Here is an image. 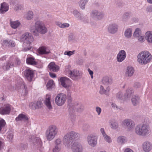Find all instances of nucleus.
Returning a JSON list of instances; mask_svg holds the SVG:
<instances>
[{"mask_svg":"<svg viewBox=\"0 0 152 152\" xmlns=\"http://www.w3.org/2000/svg\"><path fill=\"white\" fill-rule=\"evenodd\" d=\"M30 31L36 36L38 35V33L44 34L47 31V29L42 21L37 20L35 22L34 26L30 27Z\"/></svg>","mask_w":152,"mask_h":152,"instance_id":"f257e3e1","label":"nucleus"},{"mask_svg":"<svg viewBox=\"0 0 152 152\" xmlns=\"http://www.w3.org/2000/svg\"><path fill=\"white\" fill-rule=\"evenodd\" d=\"M80 137V134L74 131H71L65 134L63 138V144L67 148H70L72 141L75 140L79 139Z\"/></svg>","mask_w":152,"mask_h":152,"instance_id":"f03ea898","label":"nucleus"},{"mask_svg":"<svg viewBox=\"0 0 152 152\" xmlns=\"http://www.w3.org/2000/svg\"><path fill=\"white\" fill-rule=\"evenodd\" d=\"M152 59V56L147 51H144L139 53L137 56V61L140 64H146Z\"/></svg>","mask_w":152,"mask_h":152,"instance_id":"7ed1b4c3","label":"nucleus"},{"mask_svg":"<svg viewBox=\"0 0 152 152\" xmlns=\"http://www.w3.org/2000/svg\"><path fill=\"white\" fill-rule=\"evenodd\" d=\"M149 126L146 124H138L135 127L134 132L137 135L145 136L148 134L150 132Z\"/></svg>","mask_w":152,"mask_h":152,"instance_id":"20e7f679","label":"nucleus"},{"mask_svg":"<svg viewBox=\"0 0 152 152\" xmlns=\"http://www.w3.org/2000/svg\"><path fill=\"white\" fill-rule=\"evenodd\" d=\"M33 40V37L30 34L27 32L22 35L21 40L23 42L24 45L26 46L24 48V51H26L31 50V43Z\"/></svg>","mask_w":152,"mask_h":152,"instance_id":"39448f33","label":"nucleus"},{"mask_svg":"<svg viewBox=\"0 0 152 152\" xmlns=\"http://www.w3.org/2000/svg\"><path fill=\"white\" fill-rule=\"evenodd\" d=\"M58 129L56 126L54 125L50 126L45 132V136L48 140H52L57 134Z\"/></svg>","mask_w":152,"mask_h":152,"instance_id":"423d86ee","label":"nucleus"},{"mask_svg":"<svg viewBox=\"0 0 152 152\" xmlns=\"http://www.w3.org/2000/svg\"><path fill=\"white\" fill-rule=\"evenodd\" d=\"M82 74L80 71L74 69L68 72V76L74 80L80 79L82 77Z\"/></svg>","mask_w":152,"mask_h":152,"instance_id":"0eeeda50","label":"nucleus"},{"mask_svg":"<svg viewBox=\"0 0 152 152\" xmlns=\"http://www.w3.org/2000/svg\"><path fill=\"white\" fill-rule=\"evenodd\" d=\"M66 99L65 94L64 93H60L56 96L55 101L56 104L59 106H61L65 103Z\"/></svg>","mask_w":152,"mask_h":152,"instance_id":"6e6552de","label":"nucleus"},{"mask_svg":"<svg viewBox=\"0 0 152 152\" xmlns=\"http://www.w3.org/2000/svg\"><path fill=\"white\" fill-rule=\"evenodd\" d=\"M70 147L72 152H83V146L82 144L79 142L75 141L71 145Z\"/></svg>","mask_w":152,"mask_h":152,"instance_id":"1a4fd4ad","label":"nucleus"},{"mask_svg":"<svg viewBox=\"0 0 152 152\" xmlns=\"http://www.w3.org/2000/svg\"><path fill=\"white\" fill-rule=\"evenodd\" d=\"M122 125L125 126L128 131H131L135 126L134 122L132 120L127 119L124 120L122 122Z\"/></svg>","mask_w":152,"mask_h":152,"instance_id":"9d476101","label":"nucleus"},{"mask_svg":"<svg viewBox=\"0 0 152 152\" xmlns=\"http://www.w3.org/2000/svg\"><path fill=\"white\" fill-rule=\"evenodd\" d=\"M104 15L103 12L97 10H93L91 14V15L92 18L96 19L97 20L102 19L103 18Z\"/></svg>","mask_w":152,"mask_h":152,"instance_id":"9b49d317","label":"nucleus"},{"mask_svg":"<svg viewBox=\"0 0 152 152\" xmlns=\"http://www.w3.org/2000/svg\"><path fill=\"white\" fill-rule=\"evenodd\" d=\"M20 81L17 83L16 85V89H22V94L23 95H26L28 93V91L27 90V88L24 84L23 81L21 79H20Z\"/></svg>","mask_w":152,"mask_h":152,"instance_id":"f8f14e48","label":"nucleus"},{"mask_svg":"<svg viewBox=\"0 0 152 152\" xmlns=\"http://www.w3.org/2000/svg\"><path fill=\"white\" fill-rule=\"evenodd\" d=\"M87 141L89 145L95 147L97 143V137L92 134L88 135L87 137Z\"/></svg>","mask_w":152,"mask_h":152,"instance_id":"ddd939ff","label":"nucleus"},{"mask_svg":"<svg viewBox=\"0 0 152 152\" xmlns=\"http://www.w3.org/2000/svg\"><path fill=\"white\" fill-rule=\"evenodd\" d=\"M118 26L115 23H111L109 24L107 27V30L110 34H114L116 33L118 31Z\"/></svg>","mask_w":152,"mask_h":152,"instance_id":"4468645a","label":"nucleus"},{"mask_svg":"<svg viewBox=\"0 0 152 152\" xmlns=\"http://www.w3.org/2000/svg\"><path fill=\"white\" fill-rule=\"evenodd\" d=\"M12 108L11 106L9 104L5 105L0 108V113L2 115L9 114Z\"/></svg>","mask_w":152,"mask_h":152,"instance_id":"2eb2a0df","label":"nucleus"},{"mask_svg":"<svg viewBox=\"0 0 152 152\" xmlns=\"http://www.w3.org/2000/svg\"><path fill=\"white\" fill-rule=\"evenodd\" d=\"M31 142L37 148H39L42 145V142L40 139L38 137L32 136L31 137Z\"/></svg>","mask_w":152,"mask_h":152,"instance_id":"dca6fc26","label":"nucleus"},{"mask_svg":"<svg viewBox=\"0 0 152 152\" xmlns=\"http://www.w3.org/2000/svg\"><path fill=\"white\" fill-rule=\"evenodd\" d=\"M126 56V52L123 50H120L118 54L116 59L118 62H121L124 61L125 59Z\"/></svg>","mask_w":152,"mask_h":152,"instance_id":"f3484780","label":"nucleus"},{"mask_svg":"<svg viewBox=\"0 0 152 152\" xmlns=\"http://www.w3.org/2000/svg\"><path fill=\"white\" fill-rule=\"evenodd\" d=\"M134 90L133 88H129L126 90L124 94V99L126 100L130 99L131 97L133 96Z\"/></svg>","mask_w":152,"mask_h":152,"instance_id":"a211bd4d","label":"nucleus"},{"mask_svg":"<svg viewBox=\"0 0 152 152\" xmlns=\"http://www.w3.org/2000/svg\"><path fill=\"white\" fill-rule=\"evenodd\" d=\"M143 150L145 152H149L152 148L151 144L148 141L144 142L142 145Z\"/></svg>","mask_w":152,"mask_h":152,"instance_id":"6ab92c4d","label":"nucleus"},{"mask_svg":"<svg viewBox=\"0 0 152 152\" xmlns=\"http://www.w3.org/2000/svg\"><path fill=\"white\" fill-rule=\"evenodd\" d=\"M25 75L26 78L29 81H31L34 77V73L30 69H27L25 70Z\"/></svg>","mask_w":152,"mask_h":152,"instance_id":"aec40b11","label":"nucleus"},{"mask_svg":"<svg viewBox=\"0 0 152 152\" xmlns=\"http://www.w3.org/2000/svg\"><path fill=\"white\" fill-rule=\"evenodd\" d=\"M102 82L104 85L108 86L111 85L113 83V80L111 77L105 76L103 77Z\"/></svg>","mask_w":152,"mask_h":152,"instance_id":"412c9836","label":"nucleus"},{"mask_svg":"<svg viewBox=\"0 0 152 152\" xmlns=\"http://www.w3.org/2000/svg\"><path fill=\"white\" fill-rule=\"evenodd\" d=\"M50 71L51 72H56L59 69V67L54 62H51L48 65Z\"/></svg>","mask_w":152,"mask_h":152,"instance_id":"4be33fe9","label":"nucleus"},{"mask_svg":"<svg viewBox=\"0 0 152 152\" xmlns=\"http://www.w3.org/2000/svg\"><path fill=\"white\" fill-rule=\"evenodd\" d=\"M10 22L11 27L13 29H15L19 27L21 25L20 22L18 20L13 21L12 19H10Z\"/></svg>","mask_w":152,"mask_h":152,"instance_id":"5701e85b","label":"nucleus"},{"mask_svg":"<svg viewBox=\"0 0 152 152\" xmlns=\"http://www.w3.org/2000/svg\"><path fill=\"white\" fill-rule=\"evenodd\" d=\"M131 101L134 106L137 105L140 102V96L137 94H135L132 97Z\"/></svg>","mask_w":152,"mask_h":152,"instance_id":"b1692460","label":"nucleus"},{"mask_svg":"<svg viewBox=\"0 0 152 152\" xmlns=\"http://www.w3.org/2000/svg\"><path fill=\"white\" fill-rule=\"evenodd\" d=\"M134 71L133 67L129 66L127 67L125 72V75L127 77H131L133 75Z\"/></svg>","mask_w":152,"mask_h":152,"instance_id":"393cba45","label":"nucleus"},{"mask_svg":"<svg viewBox=\"0 0 152 152\" xmlns=\"http://www.w3.org/2000/svg\"><path fill=\"white\" fill-rule=\"evenodd\" d=\"M68 78L65 77H62L60 79V81L61 85L66 89L69 88V86L67 84Z\"/></svg>","mask_w":152,"mask_h":152,"instance_id":"a878e982","label":"nucleus"},{"mask_svg":"<svg viewBox=\"0 0 152 152\" xmlns=\"http://www.w3.org/2000/svg\"><path fill=\"white\" fill-rule=\"evenodd\" d=\"M127 142L126 138L123 136H118L117 139V142L120 145H123L125 144Z\"/></svg>","mask_w":152,"mask_h":152,"instance_id":"bb28decb","label":"nucleus"},{"mask_svg":"<svg viewBox=\"0 0 152 152\" xmlns=\"http://www.w3.org/2000/svg\"><path fill=\"white\" fill-rule=\"evenodd\" d=\"M145 38L148 42L152 43V31H148L146 32Z\"/></svg>","mask_w":152,"mask_h":152,"instance_id":"cd10ccee","label":"nucleus"},{"mask_svg":"<svg viewBox=\"0 0 152 152\" xmlns=\"http://www.w3.org/2000/svg\"><path fill=\"white\" fill-rule=\"evenodd\" d=\"M9 10V5L6 3H4L1 4L0 9V13L4 14L7 12Z\"/></svg>","mask_w":152,"mask_h":152,"instance_id":"c85d7f7f","label":"nucleus"},{"mask_svg":"<svg viewBox=\"0 0 152 152\" xmlns=\"http://www.w3.org/2000/svg\"><path fill=\"white\" fill-rule=\"evenodd\" d=\"M28 119V117L25 115L23 114H20L15 118V120L17 121H26Z\"/></svg>","mask_w":152,"mask_h":152,"instance_id":"c756f323","label":"nucleus"},{"mask_svg":"<svg viewBox=\"0 0 152 152\" xmlns=\"http://www.w3.org/2000/svg\"><path fill=\"white\" fill-rule=\"evenodd\" d=\"M38 52L40 54H48L50 53V50L46 47L42 46L39 48Z\"/></svg>","mask_w":152,"mask_h":152,"instance_id":"7c9ffc66","label":"nucleus"},{"mask_svg":"<svg viewBox=\"0 0 152 152\" xmlns=\"http://www.w3.org/2000/svg\"><path fill=\"white\" fill-rule=\"evenodd\" d=\"M15 66V64L11 61H8L5 65L3 67V69L5 70H8L10 68Z\"/></svg>","mask_w":152,"mask_h":152,"instance_id":"2f4dec72","label":"nucleus"},{"mask_svg":"<svg viewBox=\"0 0 152 152\" xmlns=\"http://www.w3.org/2000/svg\"><path fill=\"white\" fill-rule=\"evenodd\" d=\"M50 97L48 95H47L46 96V99L45 101V103L46 106L49 109L52 108V107L50 101Z\"/></svg>","mask_w":152,"mask_h":152,"instance_id":"473e14b6","label":"nucleus"},{"mask_svg":"<svg viewBox=\"0 0 152 152\" xmlns=\"http://www.w3.org/2000/svg\"><path fill=\"white\" fill-rule=\"evenodd\" d=\"M111 127L112 129H117L118 127V122L115 120H113L110 122Z\"/></svg>","mask_w":152,"mask_h":152,"instance_id":"72a5a7b5","label":"nucleus"},{"mask_svg":"<svg viewBox=\"0 0 152 152\" xmlns=\"http://www.w3.org/2000/svg\"><path fill=\"white\" fill-rule=\"evenodd\" d=\"M26 62L27 64L31 65H36L37 64L34 58L32 57L27 58Z\"/></svg>","mask_w":152,"mask_h":152,"instance_id":"f704fd0d","label":"nucleus"},{"mask_svg":"<svg viewBox=\"0 0 152 152\" xmlns=\"http://www.w3.org/2000/svg\"><path fill=\"white\" fill-rule=\"evenodd\" d=\"M132 34V31L131 28H129L126 29L124 33L126 37L129 38L131 37Z\"/></svg>","mask_w":152,"mask_h":152,"instance_id":"c9c22d12","label":"nucleus"},{"mask_svg":"<svg viewBox=\"0 0 152 152\" xmlns=\"http://www.w3.org/2000/svg\"><path fill=\"white\" fill-rule=\"evenodd\" d=\"M12 3L13 5H15L16 4H17L15 5L14 8V10L16 11L21 10L23 8V6L21 4H17V1H12Z\"/></svg>","mask_w":152,"mask_h":152,"instance_id":"e433bc0d","label":"nucleus"},{"mask_svg":"<svg viewBox=\"0 0 152 152\" xmlns=\"http://www.w3.org/2000/svg\"><path fill=\"white\" fill-rule=\"evenodd\" d=\"M141 34L142 33L141 30L139 28H137L134 33L133 36L134 37L136 38Z\"/></svg>","mask_w":152,"mask_h":152,"instance_id":"4c0bfd02","label":"nucleus"},{"mask_svg":"<svg viewBox=\"0 0 152 152\" xmlns=\"http://www.w3.org/2000/svg\"><path fill=\"white\" fill-rule=\"evenodd\" d=\"M75 108L79 112L82 111L84 110L83 105L80 103L77 104V105L75 106Z\"/></svg>","mask_w":152,"mask_h":152,"instance_id":"58836bf2","label":"nucleus"},{"mask_svg":"<svg viewBox=\"0 0 152 152\" xmlns=\"http://www.w3.org/2000/svg\"><path fill=\"white\" fill-rule=\"evenodd\" d=\"M6 125V123L5 121L3 119L0 120V132L4 129Z\"/></svg>","mask_w":152,"mask_h":152,"instance_id":"ea45409f","label":"nucleus"},{"mask_svg":"<svg viewBox=\"0 0 152 152\" xmlns=\"http://www.w3.org/2000/svg\"><path fill=\"white\" fill-rule=\"evenodd\" d=\"M103 137L104 140L108 143H110L112 142V140L111 137L107 134L103 136Z\"/></svg>","mask_w":152,"mask_h":152,"instance_id":"a19ab883","label":"nucleus"},{"mask_svg":"<svg viewBox=\"0 0 152 152\" xmlns=\"http://www.w3.org/2000/svg\"><path fill=\"white\" fill-rule=\"evenodd\" d=\"M33 17V13L32 11H29L27 13L26 17V19L28 20H30Z\"/></svg>","mask_w":152,"mask_h":152,"instance_id":"79ce46f5","label":"nucleus"},{"mask_svg":"<svg viewBox=\"0 0 152 152\" xmlns=\"http://www.w3.org/2000/svg\"><path fill=\"white\" fill-rule=\"evenodd\" d=\"M75 51L74 50L72 51H66L64 52V54L65 55H67L68 56L70 57L72 55L74 54Z\"/></svg>","mask_w":152,"mask_h":152,"instance_id":"37998d69","label":"nucleus"},{"mask_svg":"<svg viewBox=\"0 0 152 152\" xmlns=\"http://www.w3.org/2000/svg\"><path fill=\"white\" fill-rule=\"evenodd\" d=\"M123 94L121 92H119L117 94L116 98L118 100H121L122 99Z\"/></svg>","mask_w":152,"mask_h":152,"instance_id":"c03bdc74","label":"nucleus"},{"mask_svg":"<svg viewBox=\"0 0 152 152\" xmlns=\"http://www.w3.org/2000/svg\"><path fill=\"white\" fill-rule=\"evenodd\" d=\"M61 146L55 145L53 149V152H59L61 150Z\"/></svg>","mask_w":152,"mask_h":152,"instance_id":"a18cd8bd","label":"nucleus"},{"mask_svg":"<svg viewBox=\"0 0 152 152\" xmlns=\"http://www.w3.org/2000/svg\"><path fill=\"white\" fill-rule=\"evenodd\" d=\"M36 109L41 108L43 105L41 101H38L36 102Z\"/></svg>","mask_w":152,"mask_h":152,"instance_id":"49530a36","label":"nucleus"},{"mask_svg":"<svg viewBox=\"0 0 152 152\" xmlns=\"http://www.w3.org/2000/svg\"><path fill=\"white\" fill-rule=\"evenodd\" d=\"M144 38L145 37L144 36L142 35V34H141L139 36V37H137L136 38H137L138 40L140 42H144Z\"/></svg>","mask_w":152,"mask_h":152,"instance_id":"de8ad7c7","label":"nucleus"},{"mask_svg":"<svg viewBox=\"0 0 152 152\" xmlns=\"http://www.w3.org/2000/svg\"><path fill=\"white\" fill-rule=\"evenodd\" d=\"M53 84V81L52 80H50L48 81L47 85V88H51Z\"/></svg>","mask_w":152,"mask_h":152,"instance_id":"09e8293b","label":"nucleus"},{"mask_svg":"<svg viewBox=\"0 0 152 152\" xmlns=\"http://www.w3.org/2000/svg\"><path fill=\"white\" fill-rule=\"evenodd\" d=\"M61 140L60 139H57L55 141V145L61 146Z\"/></svg>","mask_w":152,"mask_h":152,"instance_id":"8fccbe9b","label":"nucleus"},{"mask_svg":"<svg viewBox=\"0 0 152 152\" xmlns=\"http://www.w3.org/2000/svg\"><path fill=\"white\" fill-rule=\"evenodd\" d=\"M86 4V3L81 0L80 2L79 6L82 9H84L85 8V6Z\"/></svg>","mask_w":152,"mask_h":152,"instance_id":"3c124183","label":"nucleus"},{"mask_svg":"<svg viewBox=\"0 0 152 152\" xmlns=\"http://www.w3.org/2000/svg\"><path fill=\"white\" fill-rule=\"evenodd\" d=\"M75 16L78 20H82L84 19V17L83 15L81 14L80 13H78V14Z\"/></svg>","mask_w":152,"mask_h":152,"instance_id":"603ef678","label":"nucleus"},{"mask_svg":"<svg viewBox=\"0 0 152 152\" xmlns=\"http://www.w3.org/2000/svg\"><path fill=\"white\" fill-rule=\"evenodd\" d=\"M90 126L88 124H85L83 125L82 129L83 130L86 131L90 128Z\"/></svg>","mask_w":152,"mask_h":152,"instance_id":"864d4df0","label":"nucleus"},{"mask_svg":"<svg viewBox=\"0 0 152 152\" xmlns=\"http://www.w3.org/2000/svg\"><path fill=\"white\" fill-rule=\"evenodd\" d=\"M36 104L35 102H31L29 104V107L31 109H36Z\"/></svg>","mask_w":152,"mask_h":152,"instance_id":"5fc2aeb1","label":"nucleus"},{"mask_svg":"<svg viewBox=\"0 0 152 152\" xmlns=\"http://www.w3.org/2000/svg\"><path fill=\"white\" fill-rule=\"evenodd\" d=\"M129 14L128 12L125 13L123 16V19L124 20H126L128 18Z\"/></svg>","mask_w":152,"mask_h":152,"instance_id":"6e6d98bb","label":"nucleus"},{"mask_svg":"<svg viewBox=\"0 0 152 152\" xmlns=\"http://www.w3.org/2000/svg\"><path fill=\"white\" fill-rule=\"evenodd\" d=\"M13 137V133L11 132L8 133L7 135V138L10 140H11L12 139Z\"/></svg>","mask_w":152,"mask_h":152,"instance_id":"4d7b16f0","label":"nucleus"},{"mask_svg":"<svg viewBox=\"0 0 152 152\" xmlns=\"http://www.w3.org/2000/svg\"><path fill=\"white\" fill-rule=\"evenodd\" d=\"M106 91H105V90L104 88L103 87L101 86H100V89L99 91L100 93L101 94H106Z\"/></svg>","mask_w":152,"mask_h":152,"instance_id":"13d9d810","label":"nucleus"},{"mask_svg":"<svg viewBox=\"0 0 152 152\" xmlns=\"http://www.w3.org/2000/svg\"><path fill=\"white\" fill-rule=\"evenodd\" d=\"M8 46H10L12 47H13L15 46V43L14 41L12 40H9Z\"/></svg>","mask_w":152,"mask_h":152,"instance_id":"bf43d9fd","label":"nucleus"},{"mask_svg":"<svg viewBox=\"0 0 152 152\" xmlns=\"http://www.w3.org/2000/svg\"><path fill=\"white\" fill-rule=\"evenodd\" d=\"M96 111L98 115H99L102 111V109L101 108L99 107H96Z\"/></svg>","mask_w":152,"mask_h":152,"instance_id":"052dcab7","label":"nucleus"},{"mask_svg":"<svg viewBox=\"0 0 152 152\" xmlns=\"http://www.w3.org/2000/svg\"><path fill=\"white\" fill-rule=\"evenodd\" d=\"M100 132L103 137L107 134L105 132L104 129V128H101L100 129Z\"/></svg>","mask_w":152,"mask_h":152,"instance_id":"680f3d73","label":"nucleus"},{"mask_svg":"<svg viewBox=\"0 0 152 152\" xmlns=\"http://www.w3.org/2000/svg\"><path fill=\"white\" fill-rule=\"evenodd\" d=\"M9 39H7L3 40V42L2 45H4L5 46H8V44H9Z\"/></svg>","mask_w":152,"mask_h":152,"instance_id":"e2e57ef3","label":"nucleus"},{"mask_svg":"<svg viewBox=\"0 0 152 152\" xmlns=\"http://www.w3.org/2000/svg\"><path fill=\"white\" fill-rule=\"evenodd\" d=\"M69 24L67 23H62L61 28H67L69 26Z\"/></svg>","mask_w":152,"mask_h":152,"instance_id":"0e129e2a","label":"nucleus"},{"mask_svg":"<svg viewBox=\"0 0 152 152\" xmlns=\"http://www.w3.org/2000/svg\"><path fill=\"white\" fill-rule=\"evenodd\" d=\"M124 152H134L133 151L129 148H126L124 151Z\"/></svg>","mask_w":152,"mask_h":152,"instance_id":"69168bd1","label":"nucleus"},{"mask_svg":"<svg viewBox=\"0 0 152 152\" xmlns=\"http://www.w3.org/2000/svg\"><path fill=\"white\" fill-rule=\"evenodd\" d=\"M140 86V84L139 83H136L134 84V87L137 88H139Z\"/></svg>","mask_w":152,"mask_h":152,"instance_id":"338daca9","label":"nucleus"},{"mask_svg":"<svg viewBox=\"0 0 152 152\" xmlns=\"http://www.w3.org/2000/svg\"><path fill=\"white\" fill-rule=\"evenodd\" d=\"M49 75L52 78H55L56 77V75L55 74L52 72H49Z\"/></svg>","mask_w":152,"mask_h":152,"instance_id":"774afa93","label":"nucleus"}]
</instances>
